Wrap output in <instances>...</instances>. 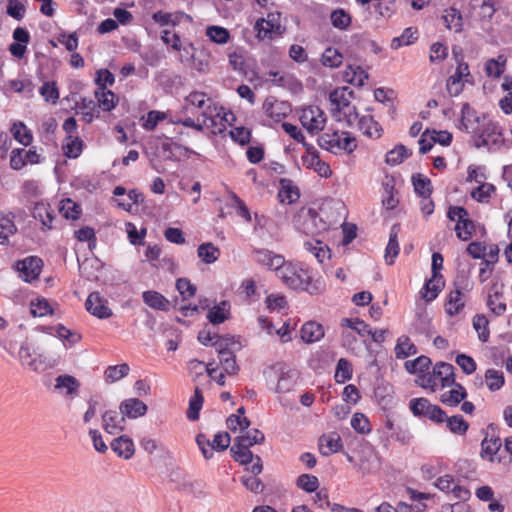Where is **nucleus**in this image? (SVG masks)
<instances>
[{
  "label": "nucleus",
  "mask_w": 512,
  "mask_h": 512,
  "mask_svg": "<svg viewBox=\"0 0 512 512\" xmlns=\"http://www.w3.org/2000/svg\"><path fill=\"white\" fill-rule=\"evenodd\" d=\"M230 305L227 301H222L219 305L213 306L207 313V319L213 325H219L230 317Z\"/></svg>",
  "instance_id": "obj_30"
},
{
  "label": "nucleus",
  "mask_w": 512,
  "mask_h": 512,
  "mask_svg": "<svg viewBox=\"0 0 512 512\" xmlns=\"http://www.w3.org/2000/svg\"><path fill=\"white\" fill-rule=\"evenodd\" d=\"M431 364L432 361L428 356L421 355L414 360L406 361L404 367L410 374H420L428 371Z\"/></svg>",
  "instance_id": "obj_42"
},
{
  "label": "nucleus",
  "mask_w": 512,
  "mask_h": 512,
  "mask_svg": "<svg viewBox=\"0 0 512 512\" xmlns=\"http://www.w3.org/2000/svg\"><path fill=\"white\" fill-rule=\"evenodd\" d=\"M80 382L72 375L61 374L55 378L54 389L66 397H75L79 393Z\"/></svg>",
  "instance_id": "obj_15"
},
{
  "label": "nucleus",
  "mask_w": 512,
  "mask_h": 512,
  "mask_svg": "<svg viewBox=\"0 0 512 512\" xmlns=\"http://www.w3.org/2000/svg\"><path fill=\"white\" fill-rule=\"evenodd\" d=\"M465 306V293L452 289L445 303V311L449 316L458 314Z\"/></svg>",
  "instance_id": "obj_25"
},
{
  "label": "nucleus",
  "mask_w": 512,
  "mask_h": 512,
  "mask_svg": "<svg viewBox=\"0 0 512 512\" xmlns=\"http://www.w3.org/2000/svg\"><path fill=\"white\" fill-rule=\"evenodd\" d=\"M454 366L447 362H437L432 372H429L433 381L440 380L441 387H451L455 384Z\"/></svg>",
  "instance_id": "obj_12"
},
{
  "label": "nucleus",
  "mask_w": 512,
  "mask_h": 512,
  "mask_svg": "<svg viewBox=\"0 0 512 512\" xmlns=\"http://www.w3.org/2000/svg\"><path fill=\"white\" fill-rule=\"evenodd\" d=\"M83 148V141L79 137L68 135L62 145L64 155L68 158H77Z\"/></svg>",
  "instance_id": "obj_39"
},
{
  "label": "nucleus",
  "mask_w": 512,
  "mask_h": 512,
  "mask_svg": "<svg viewBox=\"0 0 512 512\" xmlns=\"http://www.w3.org/2000/svg\"><path fill=\"white\" fill-rule=\"evenodd\" d=\"M203 395L201 393V390L196 387L194 391V396L189 401V407L187 410V418L190 421H196L199 419V412L203 405Z\"/></svg>",
  "instance_id": "obj_43"
},
{
  "label": "nucleus",
  "mask_w": 512,
  "mask_h": 512,
  "mask_svg": "<svg viewBox=\"0 0 512 512\" xmlns=\"http://www.w3.org/2000/svg\"><path fill=\"white\" fill-rule=\"evenodd\" d=\"M33 217L42 223V229H51L52 221L55 217L54 210L48 204L38 202L34 205L32 211Z\"/></svg>",
  "instance_id": "obj_24"
},
{
  "label": "nucleus",
  "mask_w": 512,
  "mask_h": 512,
  "mask_svg": "<svg viewBox=\"0 0 512 512\" xmlns=\"http://www.w3.org/2000/svg\"><path fill=\"white\" fill-rule=\"evenodd\" d=\"M439 280H440L439 282L434 280L433 276H432L425 283V285H424L425 293L423 294V298H425V300L427 302H430V301L434 300L438 296V293L444 287L445 282H444L443 277H439Z\"/></svg>",
  "instance_id": "obj_54"
},
{
  "label": "nucleus",
  "mask_w": 512,
  "mask_h": 512,
  "mask_svg": "<svg viewBox=\"0 0 512 512\" xmlns=\"http://www.w3.org/2000/svg\"><path fill=\"white\" fill-rule=\"evenodd\" d=\"M234 440L251 447L255 444H262L265 440V436L260 430L251 429L248 430L244 435L236 437Z\"/></svg>",
  "instance_id": "obj_56"
},
{
  "label": "nucleus",
  "mask_w": 512,
  "mask_h": 512,
  "mask_svg": "<svg viewBox=\"0 0 512 512\" xmlns=\"http://www.w3.org/2000/svg\"><path fill=\"white\" fill-rule=\"evenodd\" d=\"M296 484L307 493L315 492L319 487V480L316 476L302 474L297 478Z\"/></svg>",
  "instance_id": "obj_63"
},
{
  "label": "nucleus",
  "mask_w": 512,
  "mask_h": 512,
  "mask_svg": "<svg viewBox=\"0 0 512 512\" xmlns=\"http://www.w3.org/2000/svg\"><path fill=\"white\" fill-rule=\"evenodd\" d=\"M120 414L126 418L136 419L147 413V405L138 398H129L120 403Z\"/></svg>",
  "instance_id": "obj_17"
},
{
  "label": "nucleus",
  "mask_w": 512,
  "mask_h": 512,
  "mask_svg": "<svg viewBox=\"0 0 512 512\" xmlns=\"http://www.w3.org/2000/svg\"><path fill=\"white\" fill-rule=\"evenodd\" d=\"M86 310L99 319H107L112 316V310L108 301L99 292H92L85 301Z\"/></svg>",
  "instance_id": "obj_9"
},
{
  "label": "nucleus",
  "mask_w": 512,
  "mask_h": 512,
  "mask_svg": "<svg viewBox=\"0 0 512 512\" xmlns=\"http://www.w3.org/2000/svg\"><path fill=\"white\" fill-rule=\"evenodd\" d=\"M445 27L448 29H454L455 32H460L463 26L462 14L459 10L451 7L445 10V14L442 16Z\"/></svg>",
  "instance_id": "obj_35"
},
{
  "label": "nucleus",
  "mask_w": 512,
  "mask_h": 512,
  "mask_svg": "<svg viewBox=\"0 0 512 512\" xmlns=\"http://www.w3.org/2000/svg\"><path fill=\"white\" fill-rule=\"evenodd\" d=\"M410 410L414 416L426 417L435 423H443L446 412L438 405H433L426 398H414L410 401Z\"/></svg>",
  "instance_id": "obj_4"
},
{
  "label": "nucleus",
  "mask_w": 512,
  "mask_h": 512,
  "mask_svg": "<svg viewBox=\"0 0 512 512\" xmlns=\"http://www.w3.org/2000/svg\"><path fill=\"white\" fill-rule=\"evenodd\" d=\"M345 78L347 82L361 87L364 85L365 80L368 79V73L360 66H349L345 72Z\"/></svg>",
  "instance_id": "obj_52"
},
{
  "label": "nucleus",
  "mask_w": 512,
  "mask_h": 512,
  "mask_svg": "<svg viewBox=\"0 0 512 512\" xmlns=\"http://www.w3.org/2000/svg\"><path fill=\"white\" fill-rule=\"evenodd\" d=\"M11 133L16 141L24 146H29L33 141V135L26 125L19 121L15 122L11 127Z\"/></svg>",
  "instance_id": "obj_36"
},
{
  "label": "nucleus",
  "mask_w": 512,
  "mask_h": 512,
  "mask_svg": "<svg viewBox=\"0 0 512 512\" xmlns=\"http://www.w3.org/2000/svg\"><path fill=\"white\" fill-rule=\"evenodd\" d=\"M400 231V227L398 224H394L391 227L389 234V241L385 250V259L388 265H392L394 263V259L399 254V243H398V233Z\"/></svg>",
  "instance_id": "obj_29"
},
{
  "label": "nucleus",
  "mask_w": 512,
  "mask_h": 512,
  "mask_svg": "<svg viewBox=\"0 0 512 512\" xmlns=\"http://www.w3.org/2000/svg\"><path fill=\"white\" fill-rule=\"evenodd\" d=\"M115 97V94L105 87L95 90V98L97 99L98 106L104 111H111L115 108Z\"/></svg>",
  "instance_id": "obj_34"
},
{
  "label": "nucleus",
  "mask_w": 512,
  "mask_h": 512,
  "mask_svg": "<svg viewBox=\"0 0 512 512\" xmlns=\"http://www.w3.org/2000/svg\"><path fill=\"white\" fill-rule=\"evenodd\" d=\"M284 282L294 290L306 291L311 295L318 294L321 291L320 283L313 282L306 270H292L287 268L286 272L280 271Z\"/></svg>",
  "instance_id": "obj_2"
},
{
  "label": "nucleus",
  "mask_w": 512,
  "mask_h": 512,
  "mask_svg": "<svg viewBox=\"0 0 512 512\" xmlns=\"http://www.w3.org/2000/svg\"><path fill=\"white\" fill-rule=\"evenodd\" d=\"M354 97V91L349 87H342L333 90L330 95V101L336 105L335 110L341 112V109H350V99Z\"/></svg>",
  "instance_id": "obj_21"
},
{
  "label": "nucleus",
  "mask_w": 512,
  "mask_h": 512,
  "mask_svg": "<svg viewBox=\"0 0 512 512\" xmlns=\"http://www.w3.org/2000/svg\"><path fill=\"white\" fill-rule=\"evenodd\" d=\"M417 353L416 346L410 341L408 336H401L395 346V355L398 359H404Z\"/></svg>",
  "instance_id": "obj_37"
},
{
  "label": "nucleus",
  "mask_w": 512,
  "mask_h": 512,
  "mask_svg": "<svg viewBox=\"0 0 512 512\" xmlns=\"http://www.w3.org/2000/svg\"><path fill=\"white\" fill-rule=\"evenodd\" d=\"M254 29L257 32V37L261 40L265 38H272L273 33L280 34V13L271 12L267 15V19H258L254 25Z\"/></svg>",
  "instance_id": "obj_7"
},
{
  "label": "nucleus",
  "mask_w": 512,
  "mask_h": 512,
  "mask_svg": "<svg viewBox=\"0 0 512 512\" xmlns=\"http://www.w3.org/2000/svg\"><path fill=\"white\" fill-rule=\"evenodd\" d=\"M474 229V222L469 219L468 216H465V218L460 220L455 226L457 237L463 241H467L472 237Z\"/></svg>",
  "instance_id": "obj_55"
},
{
  "label": "nucleus",
  "mask_w": 512,
  "mask_h": 512,
  "mask_svg": "<svg viewBox=\"0 0 512 512\" xmlns=\"http://www.w3.org/2000/svg\"><path fill=\"white\" fill-rule=\"evenodd\" d=\"M332 25L340 30H346L351 24V16L344 9H336L330 16Z\"/></svg>",
  "instance_id": "obj_57"
},
{
  "label": "nucleus",
  "mask_w": 512,
  "mask_h": 512,
  "mask_svg": "<svg viewBox=\"0 0 512 512\" xmlns=\"http://www.w3.org/2000/svg\"><path fill=\"white\" fill-rule=\"evenodd\" d=\"M374 98L376 101L389 107L392 114L395 113L394 99L395 92L392 89H385L383 87L374 90Z\"/></svg>",
  "instance_id": "obj_50"
},
{
  "label": "nucleus",
  "mask_w": 512,
  "mask_h": 512,
  "mask_svg": "<svg viewBox=\"0 0 512 512\" xmlns=\"http://www.w3.org/2000/svg\"><path fill=\"white\" fill-rule=\"evenodd\" d=\"M473 133H481L482 136L492 138L494 136H502L501 128L496 122L487 119L485 114H482L480 125L472 128Z\"/></svg>",
  "instance_id": "obj_33"
},
{
  "label": "nucleus",
  "mask_w": 512,
  "mask_h": 512,
  "mask_svg": "<svg viewBox=\"0 0 512 512\" xmlns=\"http://www.w3.org/2000/svg\"><path fill=\"white\" fill-rule=\"evenodd\" d=\"M254 260L269 269L281 271L284 264V258L281 255L274 254L267 249H255L253 251Z\"/></svg>",
  "instance_id": "obj_16"
},
{
  "label": "nucleus",
  "mask_w": 512,
  "mask_h": 512,
  "mask_svg": "<svg viewBox=\"0 0 512 512\" xmlns=\"http://www.w3.org/2000/svg\"><path fill=\"white\" fill-rule=\"evenodd\" d=\"M142 299L143 302L152 309L165 312L169 311L170 309V301L157 291H144L142 294Z\"/></svg>",
  "instance_id": "obj_22"
},
{
  "label": "nucleus",
  "mask_w": 512,
  "mask_h": 512,
  "mask_svg": "<svg viewBox=\"0 0 512 512\" xmlns=\"http://www.w3.org/2000/svg\"><path fill=\"white\" fill-rule=\"evenodd\" d=\"M498 427L494 423L488 424L485 437L481 442V457L484 459H488L489 461H494V455L500 450L502 446V441L498 435H496Z\"/></svg>",
  "instance_id": "obj_5"
},
{
  "label": "nucleus",
  "mask_w": 512,
  "mask_h": 512,
  "mask_svg": "<svg viewBox=\"0 0 512 512\" xmlns=\"http://www.w3.org/2000/svg\"><path fill=\"white\" fill-rule=\"evenodd\" d=\"M496 188L491 183H480L478 187L472 190L471 197L478 202H484L487 198H489L494 192Z\"/></svg>",
  "instance_id": "obj_64"
},
{
  "label": "nucleus",
  "mask_w": 512,
  "mask_h": 512,
  "mask_svg": "<svg viewBox=\"0 0 512 512\" xmlns=\"http://www.w3.org/2000/svg\"><path fill=\"white\" fill-rule=\"evenodd\" d=\"M60 212L66 219L76 220L81 213V207L71 199H66L61 202Z\"/></svg>",
  "instance_id": "obj_61"
},
{
  "label": "nucleus",
  "mask_w": 512,
  "mask_h": 512,
  "mask_svg": "<svg viewBox=\"0 0 512 512\" xmlns=\"http://www.w3.org/2000/svg\"><path fill=\"white\" fill-rule=\"evenodd\" d=\"M281 186L278 192V198L282 203L292 204L300 198V191L293 181L288 178H281L279 180Z\"/></svg>",
  "instance_id": "obj_19"
},
{
  "label": "nucleus",
  "mask_w": 512,
  "mask_h": 512,
  "mask_svg": "<svg viewBox=\"0 0 512 512\" xmlns=\"http://www.w3.org/2000/svg\"><path fill=\"white\" fill-rule=\"evenodd\" d=\"M489 321L484 315L477 314L473 318V327L478 333V337L480 341L487 342L489 339V329H488Z\"/></svg>",
  "instance_id": "obj_60"
},
{
  "label": "nucleus",
  "mask_w": 512,
  "mask_h": 512,
  "mask_svg": "<svg viewBox=\"0 0 512 512\" xmlns=\"http://www.w3.org/2000/svg\"><path fill=\"white\" fill-rule=\"evenodd\" d=\"M342 54L335 48H327L321 57V62L324 66L336 68L342 64Z\"/></svg>",
  "instance_id": "obj_58"
},
{
  "label": "nucleus",
  "mask_w": 512,
  "mask_h": 512,
  "mask_svg": "<svg viewBox=\"0 0 512 512\" xmlns=\"http://www.w3.org/2000/svg\"><path fill=\"white\" fill-rule=\"evenodd\" d=\"M230 453L232 458L240 465L248 466L251 462L254 463L247 467V470L254 475H259L263 470L261 457L254 455L250 450L249 446L241 444L234 440L233 445L230 447Z\"/></svg>",
  "instance_id": "obj_3"
},
{
  "label": "nucleus",
  "mask_w": 512,
  "mask_h": 512,
  "mask_svg": "<svg viewBox=\"0 0 512 512\" xmlns=\"http://www.w3.org/2000/svg\"><path fill=\"white\" fill-rule=\"evenodd\" d=\"M263 110L269 118L280 122L291 113V105L286 101H279L274 96H268L264 100Z\"/></svg>",
  "instance_id": "obj_8"
},
{
  "label": "nucleus",
  "mask_w": 512,
  "mask_h": 512,
  "mask_svg": "<svg viewBox=\"0 0 512 512\" xmlns=\"http://www.w3.org/2000/svg\"><path fill=\"white\" fill-rule=\"evenodd\" d=\"M206 35L211 41L218 44H225L230 38L229 31L220 26H209L206 30Z\"/></svg>",
  "instance_id": "obj_59"
},
{
  "label": "nucleus",
  "mask_w": 512,
  "mask_h": 512,
  "mask_svg": "<svg viewBox=\"0 0 512 512\" xmlns=\"http://www.w3.org/2000/svg\"><path fill=\"white\" fill-rule=\"evenodd\" d=\"M412 183L414 190L417 195L427 200L432 194V183L431 180L421 173L412 175Z\"/></svg>",
  "instance_id": "obj_32"
},
{
  "label": "nucleus",
  "mask_w": 512,
  "mask_h": 512,
  "mask_svg": "<svg viewBox=\"0 0 512 512\" xmlns=\"http://www.w3.org/2000/svg\"><path fill=\"white\" fill-rule=\"evenodd\" d=\"M356 123L363 135L370 138H379L381 136L382 127L372 116H362Z\"/></svg>",
  "instance_id": "obj_26"
},
{
  "label": "nucleus",
  "mask_w": 512,
  "mask_h": 512,
  "mask_svg": "<svg viewBox=\"0 0 512 512\" xmlns=\"http://www.w3.org/2000/svg\"><path fill=\"white\" fill-rule=\"evenodd\" d=\"M506 58L503 55H499L497 59H489L485 64V71L487 76L498 78L505 70Z\"/></svg>",
  "instance_id": "obj_46"
},
{
  "label": "nucleus",
  "mask_w": 512,
  "mask_h": 512,
  "mask_svg": "<svg viewBox=\"0 0 512 512\" xmlns=\"http://www.w3.org/2000/svg\"><path fill=\"white\" fill-rule=\"evenodd\" d=\"M470 18L479 21H490L496 12L492 0H471L469 3Z\"/></svg>",
  "instance_id": "obj_11"
},
{
  "label": "nucleus",
  "mask_w": 512,
  "mask_h": 512,
  "mask_svg": "<svg viewBox=\"0 0 512 512\" xmlns=\"http://www.w3.org/2000/svg\"><path fill=\"white\" fill-rule=\"evenodd\" d=\"M352 377V368L350 362L345 358H340L337 362L336 371H335V381L337 383L343 384L346 381L350 380Z\"/></svg>",
  "instance_id": "obj_51"
},
{
  "label": "nucleus",
  "mask_w": 512,
  "mask_h": 512,
  "mask_svg": "<svg viewBox=\"0 0 512 512\" xmlns=\"http://www.w3.org/2000/svg\"><path fill=\"white\" fill-rule=\"evenodd\" d=\"M305 249L312 253L318 262L322 263L326 257H330V249L327 245H322V242L316 240L315 242L307 241L304 243Z\"/></svg>",
  "instance_id": "obj_47"
},
{
  "label": "nucleus",
  "mask_w": 512,
  "mask_h": 512,
  "mask_svg": "<svg viewBox=\"0 0 512 512\" xmlns=\"http://www.w3.org/2000/svg\"><path fill=\"white\" fill-rule=\"evenodd\" d=\"M299 372L296 369L282 370L278 378L275 391L277 393H286L296 385Z\"/></svg>",
  "instance_id": "obj_27"
},
{
  "label": "nucleus",
  "mask_w": 512,
  "mask_h": 512,
  "mask_svg": "<svg viewBox=\"0 0 512 512\" xmlns=\"http://www.w3.org/2000/svg\"><path fill=\"white\" fill-rule=\"evenodd\" d=\"M343 448L341 437L338 433L324 434L319 438V451L323 456L339 452Z\"/></svg>",
  "instance_id": "obj_18"
},
{
  "label": "nucleus",
  "mask_w": 512,
  "mask_h": 512,
  "mask_svg": "<svg viewBox=\"0 0 512 512\" xmlns=\"http://www.w3.org/2000/svg\"><path fill=\"white\" fill-rule=\"evenodd\" d=\"M216 340L213 342L212 346L215 347L219 357L235 354L242 348L241 343L235 336L226 334V335H218L215 334Z\"/></svg>",
  "instance_id": "obj_14"
},
{
  "label": "nucleus",
  "mask_w": 512,
  "mask_h": 512,
  "mask_svg": "<svg viewBox=\"0 0 512 512\" xmlns=\"http://www.w3.org/2000/svg\"><path fill=\"white\" fill-rule=\"evenodd\" d=\"M197 254L203 262L206 264H212L219 258L220 250L213 243L207 242L199 245Z\"/></svg>",
  "instance_id": "obj_38"
},
{
  "label": "nucleus",
  "mask_w": 512,
  "mask_h": 512,
  "mask_svg": "<svg viewBox=\"0 0 512 512\" xmlns=\"http://www.w3.org/2000/svg\"><path fill=\"white\" fill-rule=\"evenodd\" d=\"M43 267V261L37 256H28L15 263L16 270L20 273L22 279L31 282L38 279Z\"/></svg>",
  "instance_id": "obj_6"
},
{
  "label": "nucleus",
  "mask_w": 512,
  "mask_h": 512,
  "mask_svg": "<svg viewBox=\"0 0 512 512\" xmlns=\"http://www.w3.org/2000/svg\"><path fill=\"white\" fill-rule=\"evenodd\" d=\"M30 313L33 317H44L52 315L53 309L46 298H37L36 302H30Z\"/></svg>",
  "instance_id": "obj_49"
},
{
  "label": "nucleus",
  "mask_w": 512,
  "mask_h": 512,
  "mask_svg": "<svg viewBox=\"0 0 512 512\" xmlns=\"http://www.w3.org/2000/svg\"><path fill=\"white\" fill-rule=\"evenodd\" d=\"M416 39H417V31L413 30L411 27L406 28L400 36L394 37L392 39L391 48L398 49L403 45H409V44L413 43V41Z\"/></svg>",
  "instance_id": "obj_62"
},
{
  "label": "nucleus",
  "mask_w": 512,
  "mask_h": 512,
  "mask_svg": "<svg viewBox=\"0 0 512 512\" xmlns=\"http://www.w3.org/2000/svg\"><path fill=\"white\" fill-rule=\"evenodd\" d=\"M456 389H452L448 392H445L441 395L440 401L447 406L455 407L461 403L467 397V392L465 388L455 381L453 385Z\"/></svg>",
  "instance_id": "obj_31"
},
{
  "label": "nucleus",
  "mask_w": 512,
  "mask_h": 512,
  "mask_svg": "<svg viewBox=\"0 0 512 512\" xmlns=\"http://www.w3.org/2000/svg\"><path fill=\"white\" fill-rule=\"evenodd\" d=\"M125 419L116 410H107L102 414V427L106 433L115 435L125 429Z\"/></svg>",
  "instance_id": "obj_13"
},
{
  "label": "nucleus",
  "mask_w": 512,
  "mask_h": 512,
  "mask_svg": "<svg viewBox=\"0 0 512 512\" xmlns=\"http://www.w3.org/2000/svg\"><path fill=\"white\" fill-rule=\"evenodd\" d=\"M411 155V150L406 148V146L399 144L386 154L385 162L390 166H395L402 163L405 158H408Z\"/></svg>",
  "instance_id": "obj_41"
},
{
  "label": "nucleus",
  "mask_w": 512,
  "mask_h": 512,
  "mask_svg": "<svg viewBox=\"0 0 512 512\" xmlns=\"http://www.w3.org/2000/svg\"><path fill=\"white\" fill-rule=\"evenodd\" d=\"M299 218L303 220L302 229L307 235L317 234L327 228L326 222L319 216V213L314 208H309L306 212H302Z\"/></svg>",
  "instance_id": "obj_10"
},
{
  "label": "nucleus",
  "mask_w": 512,
  "mask_h": 512,
  "mask_svg": "<svg viewBox=\"0 0 512 512\" xmlns=\"http://www.w3.org/2000/svg\"><path fill=\"white\" fill-rule=\"evenodd\" d=\"M447 428L453 434L465 435L469 429V423L463 418L462 415H454L445 419Z\"/></svg>",
  "instance_id": "obj_44"
},
{
  "label": "nucleus",
  "mask_w": 512,
  "mask_h": 512,
  "mask_svg": "<svg viewBox=\"0 0 512 512\" xmlns=\"http://www.w3.org/2000/svg\"><path fill=\"white\" fill-rule=\"evenodd\" d=\"M112 450L124 459H130L135 452L134 443L131 438L121 435L111 442Z\"/></svg>",
  "instance_id": "obj_23"
},
{
  "label": "nucleus",
  "mask_w": 512,
  "mask_h": 512,
  "mask_svg": "<svg viewBox=\"0 0 512 512\" xmlns=\"http://www.w3.org/2000/svg\"><path fill=\"white\" fill-rule=\"evenodd\" d=\"M324 336V329L321 324L308 321L301 328V339L306 343L319 341Z\"/></svg>",
  "instance_id": "obj_28"
},
{
  "label": "nucleus",
  "mask_w": 512,
  "mask_h": 512,
  "mask_svg": "<svg viewBox=\"0 0 512 512\" xmlns=\"http://www.w3.org/2000/svg\"><path fill=\"white\" fill-rule=\"evenodd\" d=\"M485 381L490 391H498L505 383L504 374L495 369H488L485 372Z\"/></svg>",
  "instance_id": "obj_45"
},
{
  "label": "nucleus",
  "mask_w": 512,
  "mask_h": 512,
  "mask_svg": "<svg viewBox=\"0 0 512 512\" xmlns=\"http://www.w3.org/2000/svg\"><path fill=\"white\" fill-rule=\"evenodd\" d=\"M130 368L126 363L108 366L104 372L107 382H116L129 374Z\"/></svg>",
  "instance_id": "obj_48"
},
{
  "label": "nucleus",
  "mask_w": 512,
  "mask_h": 512,
  "mask_svg": "<svg viewBox=\"0 0 512 512\" xmlns=\"http://www.w3.org/2000/svg\"><path fill=\"white\" fill-rule=\"evenodd\" d=\"M161 85L166 88H180L184 86L185 78L174 72H161L159 75Z\"/></svg>",
  "instance_id": "obj_53"
},
{
  "label": "nucleus",
  "mask_w": 512,
  "mask_h": 512,
  "mask_svg": "<svg viewBox=\"0 0 512 512\" xmlns=\"http://www.w3.org/2000/svg\"><path fill=\"white\" fill-rule=\"evenodd\" d=\"M413 327L416 333L423 334L426 337H431L434 332L431 318L426 311L417 314Z\"/></svg>",
  "instance_id": "obj_40"
},
{
  "label": "nucleus",
  "mask_w": 512,
  "mask_h": 512,
  "mask_svg": "<svg viewBox=\"0 0 512 512\" xmlns=\"http://www.w3.org/2000/svg\"><path fill=\"white\" fill-rule=\"evenodd\" d=\"M482 115H477L476 111L469 103H464L461 109L460 129L467 133L472 132L475 128L473 124L480 125Z\"/></svg>",
  "instance_id": "obj_20"
},
{
  "label": "nucleus",
  "mask_w": 512,
  "mask_h": 512,
  "mask_svg": "<svg viewBox=\"0 0 512 512\" xmlns=\"http://www.w3.org/2000/svg\"><path fill=\"white\" fill-rule=\"evenodd\" d=\"M317 142L322 149H326L334 154L343 151L352 153L357 147L355 137L350 136L347 132H342L341 134L338 131L324 133L319 136Z\"/></svg>",
  "instance_id": "obj_1"
}]
</instances>
